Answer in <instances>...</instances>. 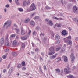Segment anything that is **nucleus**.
Returning a JSON list of instances; mask_svg holds the SVG:
<instances>
[{
    "instance_id": "nucleus-35",
    "label": "nucleus",
    "mask_w": 78,
    "mask_h": 78,
    "mask_svg": "<svg viewBox=\"0 0 78 78\" xmlns=\"http://www.w3.org/2000/svg\"><path fill=\"white\" fill-rule=\"evenodd\" d=\"M17 67L18 68H22V67L21 66V64H19L18 65Z\"/></svg>"
},
{
    "instance_id": "nucleus-29",
    "label": "nucleus",
    "mask_w": 78,
    "mask_h": 78,
    "mask_svg": "<svg viewBox=\"0 0 78 78\" xmlns=\"http://www.w3.org/2000/svg\"><path fill=\"white\" fill-rule=\"evenodd\" d=\"M56 57V55H54L52 56H51L50 57V58L51 59H52V58H55V57Z\"/></svg>"
},
{
    "instance_id": "nucleus-25",
    "label": "nucleus",
    "mask_w": 78,
    "mask_h": 78,
    "mask_svg": "<svg viewBox=\"0 0 78 78\" xmlns=\"http://www.w3.org/2000/svg\"><path fill=\"white\" fill-rule=\"evenodd\" d=\"M15 2L16 3L17 5H20V3H19V0H15Z\"/></svg>"
},
{
    "instance_id": "nucleus-58",
    "label": "nucleus",
    "mask_w": 78,
    "mask_h": 78,
    "mask_svg": "<svg viewBox=\"0 0 78 78\" xmlns=\"http://www.w3.org/2000/svg\"><path fill=\"white\" fill-rule=\"evenodd\" d=\"M61 27V24H59L57 25V27Z\"/></svg>"
},
{
    "instance_id": "nucleus-37",
    "label": "nucleus",
    "mask_w": 78,
    "mask_h": 78,
    "mask_svg": "<svg viewBox=\"0 0 78 78\" xmlns=\"http://www.w3.org/2000/svg\"><path fill=\"white\" fill-rule=\"evenodd\" d=\"M21 64L22 66H25V62L23 61L22 62Z\"/></svg>"
},
{
    "instance_id": "nucleus-42",
    "label": "nucleus",
    "mask_w": 78,
    "mask_h": 78,
    "mask_svg": "<svg viewBox=\"0 0 78 78\" xmlns=\"http://www.w3.org/2000/svg\"><path fill=\"white\" fill-rule=\"evenodd\" d=\"M45 9H50V7L46 6L45 7Z\"/></svg>"
},
{
    "instance_id": "nucleus-8",
    "label": "nucleus",
    "mask_w": 78,
    "mask_h": 78,
    "mask_svg": "<svg viewBox=\"0 0 78 78\" xmlns=\"http://www.w3.org/2000/svg\"><path fill=\"white\" fill-rule=\"evenodd\" d=\"M11 23V21H7V22L5 23L4 24V25L3 27H4L6 25H10Z\"/></svg>"
},
{
    "instance_id": "nucleus-9",
    "label": "nucleus",
    "mask_w": 78,
    "mask_h": 78,
    "mask_svg": "<svg viewBox=\"0 0 78 78\" xmlns=\"http://www.w3.org/2000/svg\"><path fill=\"white\" fill-rule=\"evenodd\" d=\"M4 42H5L4 38H3V37H2L0 39V43L1 45H2V44L4 43Z\"/></svg>"
},
{
    "instance_id": "nucleus-15",
    "label": "nucleus",
    "mask_w": 78,
    "mask_h": 78,
    "mask_svg": "<svg viewBox=\"0 0 78 78\" xmlns=\"http://www.w3.org/2000/svg\"><path fill=\"white\" fill-rule=\"evenodd\" d=\"M51 39H54V35H55V34H54V33L52 32H51Z\"/></svg>"
},
{
    "instance_id": "nucleus-30",
    "label": "nucleus",
    "mask_w": 78,
    "mask_h": 78,
    "mask_svg": "<svg viewBox=\"0 0 78 78\" xmlns=\"http://www.w3.org/2000/svg\"><path fill=\"white\" fill-rule=\"evenodd\" d=\"M29 21H30V19L27 18L25 20L24 22L26 23H28Z\"/></svg>"
},
{
    "instance_id": "nucleus-60",
    "label": "nucleus",
    "mask_w": 78,
    "mask_h": 78,
    "mask_svg": "<svg viewBox=\"0 0 78 78\" xmlns=\"http://www.w3.org/2000/svg\"><path fill=\"white\" fill-rule=\"evenodd\" d=\"M37 5L39 6H41V4L39 2L37 3Z\"/></svg>"
},
{
    "instance_id": "nucleus-2",
    "label": "nucleus",
    "mask_w": 78,
    "mask_h": 78,
    "mask_svg": "<svg viewBox=\"0 0 78 78\" xmlns=\"http://www.w3.org/2000/svg\"><path fill=\"white\" fill-rule=\"evenodd\" d=\"M49 51L51 52H49V55H53L54 53H55V52H54L55 51V49L53 48V47H51L49 48Z\"/></svg>"
},
{
    "instance_id": "nucleus-23",
    "label": "nucleus",
    "mask_w": 78,
    "mask_h": 78,
    "mask_svg": "<svg viewBox=\"0 0 78 78\" xmlns=\"http://www.w3.org/2000/svg\"><path fill=\"white\" fill-rule=\"evenodd\" d=\"M74 20L76 22H78V17H76L74 19Z\"/></svg>"
},
{
    "instance_id": "nucleus-39",
    "label": "nucleus",
    "mask_w": 78,
    "mask_h": 78,
    "mask_svg": "<svg viewBox=\"0 0 78 78\" xmlns=\"http://www.w3.org/2000/svg\"><path fill=\"white\" fill-rule=\"evenodd\" d=\"M15 36H16V35L14 34L11 35L10 36L11 37H14Z\"/></svg>"
},
{
    "instance_id": "nucleus-61",
    "label": "nucleus",
    "mask_w": 78,
    "mask_h": 78,
    "mask_svg": "<svg viewBox=\"0 0 78 78\" xmlns=\"http://www.w3.org/2000/svg\"><path fill=\"white\" fill-rule=\"evenodd\" d=\"M6 69H4L3 70V73H5L6 72Z\"/></svg>"
},
{
    "instance_id": "nucleus-14",
    "label": "nucleus",
    "mask_w": 78,
    "mask_h": 78,
    "mask_svg": "<svg viewBox=\"0 0 78 78\" xmlns=\"http://www.w3.org/2000/svg\"><path fill=\"white\" fill-rule=\"evenodd\" d=\"M60 39V36L58 34H57L55 35V40H58Z\"/></svg>"
},
{
    "instance_id": "nucleus-43",
    "label": "nucleus",
    "mask_w": 78,
    "mask_h": 78,
    "mask_svg": "<svg viewBox=\"0 0 78 78\" xmlns=\"http://www.w3.org/2000/svg\"><path fill=\"white\" fill-rule=\"evenodd\" d=\"M36 34V31H34L33 33V35H35Z\"/></svg>"
},
{
    "instance_id": "nucleus-31",
    "label": "nucleus",
    "mask_w": 78,
    "mask_h": 78,
    "mask_svg": "<svg viewBox=\"0 0 78 78\" xmlns=\"http://www.w3.org/2000/svg\"><path fill=\"white\" fill-rule=\"evenodd\" d=\"M21 39L22 40H26L27 39V37L25 36H23L21 37Z\"/></svg>"
},
{
    "instance_id": "nucleus-49",
    "label": "nucleus",
    "mask_w": 78,
    "mask_h": 78,
    "mask_svg": "<svg viewBox=\"0 0 78 78\" xmlns=\"http://www.w3.org/2000/svg\"><path fill=\"white\" fill-rule=\"evenodd\" d=\"M22 70H26V68L25 67H23L22 68Z\"/></svg>"
},
{
    "instance_id": "nucleus-64",
    "label": "nucleus",
    "mask_w": 78,
    "mask_h": 78,
    "mask_svg": "<svg viewBox=\"0 0 78 78\" xmlns=\"http://www.w3.org/2000/svg\"><path fill=\"white\" fill-rule=\"evenodd\" d=\"M57 59L58 61H60V60H61V57H59L58 58H57Z\"/></svg>"
},
{
    "instance_id": "nucleus-12",
    "label": "nucleus",
    "mask_w": 78,
    "mask_h": 78,
    "mask_svg": "<svg viewBox=\"0 0 78 78\" xmlns=\"http://www.w3.org/2000/svg\"><path fill=\"white\" fill-rule=\"evenodd\" d=\"M62 58H64V61L66 62H67V61L68 59H67V57L66 56H63Z\"/></svg>"
},
{
    "instance_id": "nucleus-38",
    "label": "nucleus",
    "mask_w": 78,
    "mask_h": 78,
    "mask_svg": "<svg viewBox=\"0 0 78 78\" xmlns=\"http://www.w3.org/2000/svg\"><path fill=\"white\" fill-rule=\"evenodd\" d=\"M60 43V41H56L55 44H58Z\"/></svg>"
},
{
    "instance_id": "nucleus-5",
    "label": "nucleus",
    "mask_w": 78,
    "mask_h": 78,
    "mask_svg": "<svg viewBox=\"0 0 78 78\" xmlns=\"http://www.w3.org/2000/svg\"><path fill=\"white\" fill-rule=\"evenodd\" d=\"M30 8H31L32 11L35 10L36 8V7L35 6V5L34 3H33L31 4Z\"/></svg>"
},
{
    "instance_id": "nucleus-50",
    "label": "nucleus",
    "mask_w": 78,
    "mask_h": 78,
    "mask_svg": "<svg viewBox=\"0 0 78 78\" xmlns=\"http://www.w3.org/2000/svg\"><path fill=\"white\" fill-rule=\"evenodd\" d=\"M2 57L3 59H6V57L5 56V55H3Z\"/></svg>"
},
{
    "instance_id": "nucleus-3",
    "label": "nucleus",
    "mask_w": 78,
    "mask_h": 78,
    "mask_svg": "<svg viewBox=\"0 0 78 78\" xmlns=\"http://www.w3.org/2000/svg\"><path fill=\"white\" fill-rule=\"evenodd\" d=\"M70 39H71V36H69L67 37L66 38L64 39V42L66 43H68V42L70 41Z\"/></svg>"
},
{
    "instance_id": "nucleus-34",
    "label": "nucleus",
    "mask_w": 78,
    "mask_h": 78,
    "mask_svg": "<svg viewBox=\"0 0 78 78\" xmlns=\"http://www.w3.org/2000/svg\"><path fill=\"white\" fill-rule=\"evenodd\" d=\"M61 53H64V52H65V49L64 48H62V49L61 51Z\"/></svg>"
},
{
    "instance_id": "nucleus-46",
    "label": "nucleus",
    "mask_w": 78,
    "mask_h": 78,
    "mask_svg": "<svg viewBox=\"0 0 78 78\" xmlns=\"http://www.w3.org/2000/svg\"><path fill=\"white\" fill-rule=\"evenodd\" d=\"M45 35V34L44 33H41V34H40V36H44Z\"/></svg>"
},
{
    "instance_id": "nucleus-55",
    "label": "nucleus",
    "mask_w": 78,
    "mask_h": 78,
    "mask_svg": "<svg viewBox=\"0 0 78 78\" xmlns=\"http://www.w3.org/2000/svg\"><path fill=\"white\" fill-rule=\"evenodd\" d=\"M7 11V9L6 8H5L4 9V11L5 12H6Z\"/></svg>"
},
{
    "instance_id": "nucleus-32",
    "label": "nucleus",
    "mask_w": 78,
    "mask_h": 78,
    "mask_svg": "<svg viewBox=\"0 0 78 78\" xmlns=\"http://www.w3.org/2000/svg\"><path fill=\"white\" fill-rule=\"evenodd\" d=\"M25 33V30L21 31V34L22 35H24Z\"/></svg>"
},
{
    "instance_id": "nucleus-62",
    "label": "nucleus",
    "mask_w": 78,
    "mask_h": 78,
    "mask_svg": "<svg viewBox=\"0 0 78 78\" xmlns=\"http://www.w3.org/2000/svg\"><path fill=\"white\" fill-rule=\"evenodd\" d=\"M35 13H32L31 15V16H32V17H33V16H34V15Z\"/></svg>"
},
{
    "instance_id": "nucleus-56",
    "label": "nucleus",
    "mask_w": 78,
    "mask_h": 78,
    "mask_svg": "<svg viewBox=\"0 0 78 78\" xmlns=\"http://www.w3.org/2000/svg\"><path fill=\"white\" fill-rule=\"evenodd\" d=\"M44 70H47V67H46V66H45V65L44 66Z\"/></svg>"
},
{
    "instance_id": "nucleus-36",
    "label": "nucleus",
    "mask_w": 78,
    "mask_h": 78,
    "mask_svg": "<svg viewBox=\"0 0 78 78\" xmlns=\"http://www.w3.org/2000/svg\"><path fill=\"white\" fill-rule=\"evenodd\" d=\"M69 45H72V42L71 41H68V43H67Z\"/></svg>"
},
{
    "instance_id": "nucleus-59",
    "label": "nucleus",
    "mask_w": 78,
    "mask_h": 78,
    "mask_svg": "<svg viewBox=\"0 0 78 78\" xmlns=\"http://www.w3.org/2000/svg\"><path fill=\"white\" fill-rule=\"evenodd\" d=\"M5 7H6V8H9V5L8 4H7L5 6Z\"/></svg>"
},
{
    "instance_id": "nucleus-52",
    "label": "nucleus",
    "mask_w": 78,
    "mask_h": 78,
    "mask_svg": "<svg viewBox=\"0 0 78 78\" xmlns=\"http://www.w3.org/2000/svg\"><path fill=\"white\" fill-rule=\"evenodd\" d=\"M53 19H55V20H58V18H57L55 17H54Z\"/></svg>"
},
{
    "instance_id": "nucleus-19",
    "label": "nucleus",
    "mask_w": 78,
    "mask_h": 78,
    "mask_svg": "<svg viewBox=\"0 0 78 78\" xmlns=\"http://www.w3.org/2000/svg\"><path fill=\"white\" fill-rule=\"evenodd\" d=\"M30 24L31 25H32V26H34V25H35L34 22L33 21H32L30 22Z\"/></svg>"
},
{
    "instance_id": "nucleus-28",
    "label": "nucleus",
    "mask_w": 78,
    "mask_h": 78,
    "mask_svg": "<svg viewBox=\"0 0 78 78\" xmlns=\"http://www.w3.org/2000/svg\"><path fill=\"white\" fill-rule=\"evenodd\" d=\"M35 29L36 30H41V28H40V27L38 26L36 27Z\"/></svg>"
},
{
    "instance_id": "nucleus-21",
    "label": "nucleus",
    "mask_w": 78,
    "mask_h": 78,
    "mask_svg": "<svg viewBox=\"0 0 78 78\" xmlns=\"http://www.w3.org/2000/svg\"><path fill=\"white\" fill-rule=\"evenodd\" d=\"M39 69L40 72H41V73H42V74H43V73H43V72H42V68H41V66H39Z\"/></svg>"
},
{
    "instance_id": "nucleus-48",
    "label": "nucleus",
    "mask_w": 78,
    "mask_h": 78,
    "mask_svg": "<svg viewBox=\"0 0 78 78\" xmlns=\"http://www.w3.org/2000/svg\"><path fill=\"white\" fill-rule=\"evenodd\" d=\"M58 59L57 58H56L55 60V62H58Z\"/></svg>"
},
{
    "instance_id": "nucleus-45",
    "label": "nucleus",
    "mask_w": 78,
    "mask_h": 78,
    "mask_svg": "<svg viewBox=\"0 0 78 78\" xmlns=\"http://www.w3.org/2000/svg\"><path fill=\"white\" fill-rule=\"evenodd\" d=\"M5 45H6V46H7V47H8V46H9V43H8V42H6L5 43Z\"/></svg>"
},
{
    "instance_id": "nucleus-13",
    "label": "nucleus",
    "mask_w": 78,
    "mask_h": 78,
    "mask_svg": "<svg viewBox=\"0 0 78 78\" xmlns=\"http://www.w3.org/2000/svg\"><path fill=\"white\" fill-rule=\"evenodd\" d=\"M62 33L63 36H66V35H67V32H66V30H63L62 32Z\"/></svg>"
},
{
    "instance_id": "nucleus-27",
    "label": "nucleus",
    "mask_w": 78,
    "mask_h": 78,
    "mask_svg": "<svg viewBox=\"0 0 78 78\" xmlns=\"http://www.w3.org/2000/svg\"><path fill=\"white\" fill-rule=\"evenodd\" d=\"M22 48H21V49H22L23 48H25V44L24 43H23L22 44Z\"/></svg>"
},
{
    "instance_id": "nucleus-10",
    "label": "nucleus",
    "mask_w": 78,
    "mask_h": 78,
    "mask_svg": "<svg viewBox=\"0 0 78 78\" xmlns=\"http://www.w3.org/2000/svg\"><path fill=\"white\" fill-rule=\"evenodd\" d=\"M67 78H78V76H76L75 78L72 75H69L66 76Z\"/></svg>"
},
{
    "instance_id": "nucleus-22",
    "label": "nucleus",
    "mask_w": 78,
    "mask_h": 78,
    "mask_svg": "<svg viewBox=\"0 0 78 78\" xmlns=\"http://www.w3.org/2000/svg\"><path fill=\"white\" fill-rule=\"evenodd\" d=\"M17 45V42L16 41H13V44H12V45H13V46H16Z\"/></svg>"
},
{
    "instance_id": "nucleus-26",
    "label": "nucleus",
    "mask_w": 78,
    "mask_h": 78,
    "mask_svg": "<svg viewBox=\"0 0 78 78\" xmlns=\"http://www.w3.org/2000/svg\"><path fill=\"white\" fill-rule=\"evenodd\" d=\"M23 6H26V5H27V1L26 0H24L23 1Z\"/></svg>"
},
{
    "instance_id": "nucleus-11",
    "label": "nucleus",
    "mask_w": 78,
    "mask_h": 78,
    "mask_svg": "<svg viewBox=\"0 0 78 78\" xmlns=\"http://www.w3.org/2000/svg\"><path fill=\"white\" fill-rule=\"evenodd\" d=\"M15 30H16V33L17 34H19V33H20V29H19L18 27H16L15 28Z\"/></svg>"
},
{
    "instance_id": "nucleus-33",
    "label": "nucleus",
    "mask_w": 78,
    "mask_h": 78,
    "mask_svg": "<svg viewBox=\"0 0 78 78\" xmlns=\"http://www.w3.org/2000/svg\"><path fill=\"white\" fill-rule=\"evenodd\" d=\"M61 48V46H59L58 48H56V51H59L60 49Z\"/></svg>"
},
{
    "instance_id": "nucleus-24",
    "label": "nucleus",
    "mask_w": 78,
    "mask_h": 78,
    "mask_svg": "<svg viewBox=\"0 0 78 78\" xmlns=\"http://www.w3.org/2000/svg\"><path fill=\"white\" fill-rule=\"evenodd\" d=\"M49 25L50 26H52L53 25V22L51 20H49L48 22Z\"/></svg>"
},
{
    "instance_id": "nucleus-7",
    "label": "nucleus",
    "mask_w": 78,
    "mask_h": 78,
    "mask_svg": "<svg viewBox=\"0 0 78 78\" xmlns=\"http://www.w3.org/2000/svg\"><path fill=\"white\" fill-rule=\"evenodd\" d=\"M73 11L75 14H76L77 13V12H78V8L76 6H74Z\"/></svg>"
},
{
    "instance_id": "nucleus-4",
    "label": "nucleus",
    "mask_w": 78,
    "mask_h": 78,
    "mask_svg": "<svg viewBox=\"0 0 78 78\" xmlns=\"http://www.w3.org/2000/svg\"><path fill=\"white\" fill-rule=\"evenodd\" d=\"M70 58H71V62L73 63V62H74V61H75V56H74V55L73 54V53H72L70 55Z\"/></svg>"
},
{
    "instance_id": "nucleus-16",
    "label": "nucleus",
    "mask_w": 78,
    "mask_h": 78,
    "mask_svg": "<svg viewBox=\"0 0 78 78\" xmlns=\"http://www.w3.org/2000/svg\"><path fill=\"white\" fill-rule=\"evenodd\" d=\"M55 71L56 73H60V71L59 69L56 68L55 69Z\"/></svg>"
},
{
    "instance_id": "nucleus-41",
    "label": "nucleus",
    "mask_w": 78,
    "mask_h": 78,
    "mask_svg": "<svg viewBox=\"0 0 78 78\" xmlns=\"http://www.w3.org/2000/svg\"><path fill=\"white\" fill-rule=\"evenodd\" d=\"M28 28L29 31L28 33V34L30 35V33H31V30H30V29H29V28L28 27Z\"/></svg>"
},
{
    "instance_id": "nucleus-18",
    "label": "nucleus",
    "mask_w": 78,
    "mask_h": 78,
    "mask_svg": "<svg viewBox=\"0 0 78 78\" xmlns=\"http://www.w3.org/2000/svg\"><path fill=\"white\" fill-rule=\"evenodd\" d=\"M60 75H62V76H63V74H64V70L62 69L61 70L60 72L59 73Z\"/></svg>"
},
{
    "instance_id": "nucleus-57",
    "label": "nucleus",
    "mask_w": 78,
    "mask_h": 78,
    "mask_svg": "<svg viewBox=\"0 0 78 78\" xmlns=\"http://www.w3.org/2000/svg\"><path fill=\"white\" fill-rule=\"evenodd\" d=\"M30 1H27V5H29V4H30Z\"/></svg>"
},
{
    "instance_id": "nucleus-51",
    "label": "nucleus",
    "mask_w": 78,
    "mask_h": 78,
    "mask_svg": "<svg viewBox=\"0 0 78 78\" xmlns=\"http://www.w3.org/2000/svg\"><path fill=\"white\" fill-rule=\"evenodd\" d=\"M5 52H8V51H9V49H5Z\"/></svg>"
},
{
    "instance_id": "nucleus-63",
    "label": "nucleus",
    "mask_w": 78,
    "mask_h": 78,
    "mask_svg": "<svg viewBox=\"0 0 78 78\" xmlns=\"http://www.w3.org/2000/svg\"><path fill=\"white\" fill-rule=\"evenodd\" d=\"M68 28L69 29V31H71L72 30V29H71V28L70 27H68Z\"/></svg>"
},
{
    "instance_id": "nucleus-17",
    "label": "nucleus",
    "mask_w": 78,
    "mask_h": 78,
    "mask_svg": "<svg viewBox=\"0 0 78 78\" xmlns=\"http://www.w3.org/2000/svg\"><path fill=\"white\" fill-rule=\"evenodd\" d=\"M17 9L20 12H23V9L22 8H18Z\"/></svg>"
},
{
    "instance_id": "nucleus-20",
    "label": "nucleus",
    "mask_w": 78,
    "mask_h": 78,
    "mask_svg": "<svg viewBox=\"0 0 78 78\" xmlns=\"http://www.w3.org/2000/svg\"><path fill=\"white\" fill-rule=\"evenodd\" d=\"M12 56H16L17 55V53L15 52H12Z\"/></svg>"
},
{
    "instance_id": "nucleus-47",
    "label": "nucleus",
    "mask_w": 78,
    "mask_h": 78,
    "mask_svg": "<svg viewBox=\"0 0 78 78\" xmlns=\"http://www.w3.org/2000/svg\"><path fill=\"white\" fill-rule=\"evenodd\" d=\"M75 41H78V37H75Z\"/></svg>"
},
{
    "instance_id": "nucleus-40",
    "label": "nucleus",
    "mask_w": 78,
    "mask_h": 78,
    "mask_svg": "<svg viewBox=\"0 0 78 78\" xmlns=\"http://www.w3.org/2000/svg\"><path fill=\"white\" fill-rule=\"evenodd\" d=\"M35 19L37 20V19H39V17L38 16H35L34 18Z\"/></svg>"
},
{
    "instance_id": "nucleus-44",
    "label": "nucleus",
    "mask_w": 78,
    "mask_h": 78,
    "mask_svg": "<svg viewBox=\"0 0 78 78\" xmlns=\"http://www.w3.org/2000/svg\"><path fill=\"white\" fill-rule=\"evenodd\" d=\"M47 37H45L44 39V41H46V43H47Z\"/></svg>"
},
{
    "instance_id": "nucleus-53",
    "label": "nucleus",
    "mask_w": 78,
    "mask_h": 78,
    "mask_svg": "<svg viewBox=\"0 0 78 78\" xmlns=\"http://www.w3.org/2000/svg\"><path fill=\"white\" fill-rule=\"evenodd\" d=\"M21 31H25L24 30V29H23V27H21Z\"/></svg>"
},
{
    "instance_id": "nucleus-6",
    "label": "nucleus",
    "mask_w": 78,
    "mask_h": 78,
    "mask_svg": "<svg viewBox=\"0 0 78 78\" xmlns=\"http://www.w3.org/2000/svg\"><path fill=\"white\" fill-rule=\"evenodd\" d=\"M13 71H14V68L13 67H11L9 71L8 72L9 76H10V75H11V73Z\"/></svg>"
},
{
    "instance_id": "nucleus-54",
    "label": "nucleus",
    "mask_w": 78,
    "mask_h": 78,
    "mask_svg": "<svg viewBox=\"0 0 78 78\" xmlns=\"http://www.w3.org/2000/svg\"><path fill=\"white\" fill-rule=\"evenodd\" d=\"M45 21L47 22H49L48 19H45Z\"/></svg>"
},
{
    "instance_id": "nucleus-1",
    "label": "nucleus",
    "mask_w": 78,
    "mask_h": 78,
    "mask_svg": "<svg viewBox=\"0 0 78 78\" xmlns=\"http://www.w3.org/2000/svg\"><path fill=\"white\" fill-rule=\"evenodd\" d=\"M64 71L66 74H69L71 73V69L69 67H67L64 69Z\"/></svg>"
}]
</instances>
